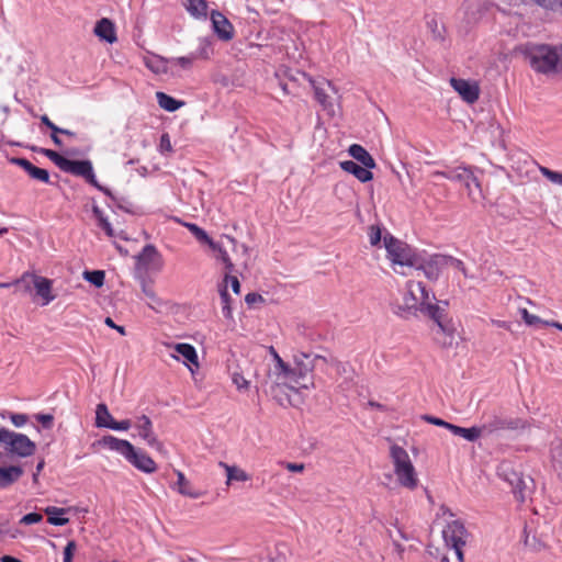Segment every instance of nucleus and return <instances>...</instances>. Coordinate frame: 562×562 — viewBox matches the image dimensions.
Returning <instances> with one entry per match:
<instances>
[{"label":"nucleus","instance_id":"57","mask_svg":"<svg viewBox=\"0 0 562 562\" xmlns=\"http://www.w3.org/2000/svg\"><path fill=\"white\" fill-rule=\"evenodd\" d=\"M233 382L237 386V389H247L248 387V381L243 376V374L235 372L233 374Z\"/></svg>","mask_w":562,"mask_h":562},{"label":"nucleus","instance_id":"55","mask_svg":"<svg viewBox=\"0 0 562 562\" xmlns=\"http://www.w3.org/2000/svg\"><path fill=\"white\" fill-rule=\"evenodd\" d=\"M131 427V420L130 419H123L121 422L114 420L112 425H109V429L117 430V431H125L128 430Z\"/></svg>","mask_w":562,"mask_h":562},{"label":"nucleus","instance_id":"54","mask_svg":"<svg viewBox=\"0 0 562 562\" xmlns=\"http://www.w3.org/2000/svg\"><path fill=\"white\" fill-rule=\"evenodd\" d=\"M10 419L15 427H22L27 423L29 416L26 414L11 413Z\"/></svg>","mask_w":562,"mask_h":562},{"label":"nucleus","instance_id":"51","mask_svg":"<svg viewBox=\"0 0 562 562\" xmlns=\"http://www.w3.org/2000/svg\"><path fill=\"white\" fill-rule=\"evenodd\" d=\"M43 516L40 513H29L20 519L21 525H33L42 521Z\"/></svg>","mask_w":562,"mask_h":562},{"label":"nucleus","instance_id":"44","mask_svg":"<svg viewBox=\"0 0 562 562\" xmlns=\"http://www.w3.org/2000/svg\"><path fill=\"white\" fill-rule=\"evenodd\" d=\"M448 266H450V267H452V268H454V269L459 270L460 272H462V274H463L465 278H468V277H469V274H468V270H467V268H465V266H464V263H463V261H462V260H460V259H458V258H454V257H452V256H447V255H446L445 267H448Z\"/></svg>","mask_w":562,"mask_h":562},{"label":"nucleus","instance_id":"22","mask_svg":"<svg viewBox=\"0 0 562 562\" xmlns=\"http://www.w3.org/2000/svg\"><path fill=\"white\" fill-rule=\"evenodd\" d=\"M33 280L35 281L34 289L36 295L42 299V305H47L55 300V295L52 293L53 281L50 279L37 276Z\"/></svg>","mask_w":562,"mask_h":562},{"label":"nucleus","instance_id":"62","mask_svg":"<svg viewBox=\"0 0 562 562\" xmlns=\"http://www.w3.org/2000/svg\"><path fill=\"white\" fill-rule=\"evenodd\" d=\"M85 179H86V181H87L89 184L93 186L95 189H99V188H100V186H101V184L99 183V181L97 180V178H95V175H94V171H93V170H92V171L89 173V176H87Z\"/></svg>","mask_w":562,"mask_h":562},{"label":"nucleus","instance_id":"25","mask_svg":"<svg viewBox=\"0 0 562 562\" xmlns=\"http://www.w3.org/2000/svg\"><path fill=\"white\" fill-rule=\"evenodd\" d=\"M93 170L92 162L88 159L86 160H71L67 159V162L64 166L63 171L68 172L75 176H79L86 178Z\"/></svg>","mask_w":562,"mask_h":562},{"label":"nucleus","instance_id":"14","mask_svg":"<svg viewBox=\"0 0 562 562\" xmlns=\"http://www.w3.org/2000/svg\"><path fill=\"white\" fill-rule=\"evenodd\" d=\"M211 21L213 31L220 40L227 42L234 37V26L223 13L213 10Z\"/></svg>","mask_w":562,"mask_h":562},{"label":"nucleus","instance_id":"60","mask_svg":"<svg viewBox=\"0 0 562 562\" xmlns=\"http://www.w3.org/2000/svg\"><path fill=\"white\" fill-rule=\"evenodd\" d=\"M41 122L46 127H48L52 131V133H58V131L60 128L55 123H53L46 114L41 116Z\"/></svg>","mask_w":562,"mask_h":562},{"label":"nucleus","instance_id":"45","mask_svg":"<svg viewBox=\"0 0 562 562\" xmlns=\"http://www.w3.org/2000/svg\"><path fill=\"white\" fill-rule=\"evenodd\" d=\"M369 239L372 246H378L382 239V228L379 225H371L369 227Z\"/></svg>","mask_w":562,"mask_h":562},{"label":"nucleus","instance_id":"59","mask_svg":"<svg viewBox=\"0 0 562 562\" xmlns=\"http://www.w3.org/2000/svg\"><path fill=\"white\" fill-rule=\"evenodd\" d=\"M193 60H194V56H182V57L176 58V63L184 69L190 68L193 64Z\"/></svg>","mask_w":562,"mask_h":562},{"label":"nucleus","instance_id":"37","mask_svg":"<svg viewBox=\"0 0 562 562\" xmlns=\"http://www.w3.org/2000/svg\"><path fill=\"white\" fill-rule=\"evenodd\" d=\"M220 297L222 302V313L225 318H233V311L231 307V295L227 291V285L223 284L220 286Z\"/></svg>","mask_w":562,"mask_h":562},{"label":"nucleus","instance_id":"12","mask_svg":"<svg viewBox=\"0 0 562 562\" xmlns=\"http://www.w3.org/2000/svg\"><path fill=\"white\" fill-rule=\"evenodd\" d=\"M136 267L148 271L149 269L160 270L162 268V258L153 244L144 246L142 251L135 256Z\"/></svg>","mask_w":562,"mask_h":562},{"label":"nucleus","instance_id":"35","mask_svg":"<svg viewBox=\"0 0 562 562\" xmlns=\"http://www.w3.org/2000/svg\"><path fill=\"white\" fill-rule=\"evenodd\" d=\"M215 245H216V247L211 248V249L217 252L216 259L220 260L224 265L225 271L227 273L234 272L235 266L232 262L226 249L223 247V245L221 243L215 241Z\"/></svg>","mask_w":562,"mask_h":562},{"label":"nucleus","instance_id":"53","mask_svg":"<svg viewBox=\"0 0 562 562\" xmlns=\"http://www.w3.org/2000/svg\"><path fill=\"white\" fill-rule=\"evenodd\" d=\"M228 282L231 283V286H232V290L234 291V293L239 294V292H240L239 280L237 279V277L232 276V273L225 272L224 284L227 285Z\"/></svg>","mask_w":562,"mask_h":562},{"label":"nucleus","instance_id":"39","mask_svg":"<svg viewBox=\"0 0 562 562\" xmlns=\"http://www.w3.org/2000/svg\"><path fill=\"white\" fill-rule=\"evenodd\" d=\"M83 278L94 286L101 288L104 284L105 273L103 270L85 271Z\"/></svg>","mask_w":562,"mask_h":562},{"label":"nucleus","instance_id":"64","mask_svg":"<svg viewBox=\"0 0 562 562\" xmlns=\"http://www.w3.org/2000/svg\"><path fill=\"white\" fill-rule=\"evenodd\" d=\"M464 546H451L450 548L454 550L456 555L459 562H464L463 548Z\"/></svg>","mask_w":562,"mask_h":562},{"label":"nucleus","instance_id":"61","mask_svg":"<svg viewBox=\"0 0 562 562\" xmlns=\"http://www.w3.org/2000/svg\"><path fill=\"white\" fill-rule=\"evenodd\" d=\"M104 323L106 326L117 330L121 335L124 336L126 334L125 328L123 326L116 325L111 317H106Z\"/></svg>","mask_w":562,"mask_h":562},{"label":"nucleus","instance_id":"15","mask_svg":"<svg viewBox=\"0 0 562 562\" xmlns=\"http://www.w3.org/2000/svg\"><path fill=\"white\" fill-rule=\"evenodd\" d=\"M450 83L465 102L474 103L479 100L480 88L475 82H469L461 78H451Z\"/></svg>","mask_w":562,"mask_h":562},{"label":"nucleus","instance_id":"10","mask_svg":"<svg viewBox=\"0 0 562 562\" xmlns=\"http://www.w3.org/2000/svg\"><path fill=\"white\" fill-rule=\"evenodd\" d=\"M418 263L414 268L422 270L429 281H437L441 270L445 268L446 255L435 254L428 258L422 255L418 258Z\"/></svg>","mask_w":562,"mask_h":562},{"label":"nucleus","instance_id":"2","mask_svg":"<svg viewBox=\"0 0 562 562\" xmlns=\"http://www.w3.org/2000/svg\"><path fill=\"white\" fill-rule=\"evenodd\" d=\"M417 293L420 294V297H418V302L420 305V313L428 316L430 319H432L437 327L438 333L443 334L445 336L449 337V341L446 339L441 341L440 344L443 347L451 346L452 339H453V333H454V326L451 323V321L447 319V312L446 306H448L447 301H441L439 303H432V301H436V296L434 293L427 290L426 285L423 283V291H417Z\"/></svg>","mask_w":562,"mask_h":562},{"label":"nucleus","instance_id":"32","mask_svg":"<svg viewBox=\"0 0 562 562\" xmlns=\"http://www.w3.org/2000/svg\"><path fill=\"white\" fill-rule=\"evenodd\" d=\"M183 225L190 231V233L195 237V239L201 243L207 245L210 248H215V241L207 235V233L198 226L194 223H183Z\"/></svg>","mask_w":562,"mask_h":562},{"label":"nucleus","instance_id":"43","mask_svg":"<svg viewBox=\"0 0 562 562\" xmlns=\"http://www.w3.org/2000/svg\"><path fill=\"white\" fill-rule=\"evenodd\" d=\"M540 172L543 177H546L552 183L559 184L562 187V172L551 170L547 167H540Z\"/></svg>","mask_w":562,"mask_h":562},{"label":"nucleus","instance_id":"24","mask_svg":"<svg viewBox=\"0 0 562 562\" xmlns=\"http://www.w3.org/2000/svg\"><path fill=\"white\" fill-rule=\"evenodd\" d=\"M24 471L20 465L0 467V488H7L15 483Z\"/></svg>","mask_w":562,"mask_h":562},{"label":"nucleus","instance_id":"38","mask_svg":"<svg viewBox=\"0 0 562 562\" xmlns=\"http://www.w3.org/2000/svg\"><path fill=\"white\" fill-rule=\"evenodd\" d=\"M33 278H37V274L31 272H24L21 278L14 281V285L22 289L23 292L27 293L34 288Z\"/></svg>","mask_w":562,"mask_h":562},{"label":"nucleus","instance_id":"31","mask_svg":"<svg viewBox=\"0 0 562 562\" xmlns=\"http://www.w3.org/2000/svg\"><path fill=\"white\" fill-rule=\"evenodd\" d=\"M115 419L110 414L108 406L104 403H100L97 405L95 409V426L99 428H109V425Z\"/></svg>","mask_w":562,"mask_h":562},{"label":"nucleus","instance_id":"17","mask_svg":"<svg viewBox=\"0 0 562 562\" xmlns=\"http://www.w3.org/2000/svg\"><path fill=\"white\" fill-rule=\"evenodd\" d=\"M270 353L273 356L276 361L274 373L277 374V379L281 380L283 383H297L296 370L292 369L291 366L284 362L272 346L270 347Z\"/></svg>","mask_w":562,"mask_h":562},{"label":"nucleus","instance_id":"40","mask_svg":"<svg viewBox=\"0 0 562 562\" xmlns=\"http://www.w3.org/2000/svg\"><path fill=\"white\" fill-rule=\"evenodd\" d=\"M40 153L52 160L60 170L64 169V166L68 159L53 149L41 148Z\"/></svg>","mask_w":562,"mask_h":562},{"label":"nucleus","instance_id":"50","mask_svg":"<svg viewBox=\"0 0 562 562\" xmlns=\"http://www.w3.org/2000/svg\"><path fill=\"white\" fill-rule=\"evenodd\" d=\"M117 209L124 211L128 214H135V211L133 209V204L125 198H117L116 201H113Z\"/></svg>","mask_w":562,"mask_h":562},{"label":"nucleus","instance_id":"33","mask_svg":"<svg viewBox=\"0 0 562 562\" xmlns=\"http://www.w3.org/2000/svg\"><path fill=\"white\" fill-rule=\"evenodd\" d=\"M92 214L98 222V226L102 228L109 237H113L114 231L111 223L109 222L108 217L104 215L102 210L95 204L92 205Z\"/></svg>","mask_w":562,"mask_h":562},{"label":"nucleus","instance_id":"34","mask_svg":"<svg viewBox=\"0 0 562 562\" xmlns=\"http://www.w3.org/2000/svg\"><path fill=\"white\" fill-rule=\"evenodd\" d=\"M176 351L183 357L188 362L198 366V353L195 348L190 344H177Z\"/></svg>","mask_w":562,"mask_h":562},{"label":"nucleus","instance_id":"7","mask_svg":"<svg viewBox=\"0 0 562 562\" xmlns=\"http://www.w3.org/2000/svg\"><path fill=\"white\" fill-rule=\"evenodd\" d=\"M4 450L10 456L27 458L34 454L36 445L26 435L10 430L4 441Z\"/></svg>","mask_w":562,"mask_h":562},{"label":"nucleus","instance_id":"13","mask_svg":"<svg viewBox=\"0 0 562 562\" xmlns=\"http://www.w3.org/2000/svg\"><path fill=\"white\" fill-rule=\"evenodd\" d=\"M468 531L460 520L449 522L442 530V538L447 547L465 546Z\"/></svg>","mask_w":562,"mask_h":562},{"label":"nucleus","instance_id":"26","mask_svg":"<svg viewBox=\"0 0 562 562\" xmlns=\"http://www.w3.org/2000/svg\"><path fill=\"white\" fill-rule=\"evenodd\" d=\"M447 429L450 430L454 436L462 437L470 442L476 441L483 434V429L481 428V426L463 428L454 424H451L450 426H447Z\"/></svg>","mask_w":562,"mask_h":562},{"label":"nucleus","instance_id":"28","mask_svg":"<svg viewBox=\"0 0 562 562\" xmlns=\"http://www.w3.org/2000/svg\"><path fill=\"white\" fill-rule=\"evenodd\" d=\"M177 491L184 496L191 498H199L202 496L201 492L194 491L191 483L187 480L184 474L181 471H177Z\"/></svg>","mask_w":562,"mask_h":562},{"label":"nucleus","instance_id":"6","mask_svg":"<svg viewBox=\"0 0 562 562\" xmlns=\"http://www.w3.org/2000/svg\"><path fill=\"white\" fill-rule=\"evenodd\" d=\"M417 291H423V282L414 280L407 281L402 302L396 301L391 303L393 314L404 319L416 316L417 312H420Z\"/></svg>","mask_w":562,"mask_h":562},{"label":"nucleus","instance_id":"63","mask_svg":"<svg viewBox=\"0 0 562 562\" xmlns=\"http://www.w3.org/2000/svg\"><path fill=\"white\" fill-rule=\"evenodd\" d=\"M286 469L291 472H302L304 470L303 463H286Z\"/></svg>","mask_w":562,"mask_h":562},{"label":"nucleus","instance_id":"47","mask_svg":"<svg viewBox=\"0 0 562 562\" xmlns=\"http://www.w3.org/2000/svg\"><path fill=\"white\" fill-rule=\"evenodd\" d=\"M34 418L42 425L44 429H52L54 426V416L52 414H35Z\"/></svg>","mask_w":562,"mask_h":562},{"label":"nucleus","instance_id":"41","mask_svg":"<svg viewBox=\"0 0 562 562\" xmlns=\"http://www.w3.org/2000/svg\"><path fill=\"white\" fill-rule=\"evenodd\" d=\"M512 484L514 486V494L516 495L517 499L524 502L526 498V491L528 490L526 480L522 477H517L516 483L514 484L512 482Z\"/></svg>","mask_w":562,"mask_h":562},{"label":"nucleus","instance_id":"30","mask_svg":"<svg viewBox=\"0 0 562 562\" xmlns=\"http://www.w3.org/2000/svg\"><path fill=\"white\" fill-rule=\"evenodd\" d=\"M187 11L195 19H206L207 3L206 0H186Z\"/></svg>","mask_w":562,"mask_h":562},{"label":"nucleus","instance_id":"48","mask_svg":"<svg viewBox=\"0 0 562 562\" xmlns=\"http://www.w3.org/2000/svg\"><path fill=\"white\" fill-rule=\"evenodd\" d=\"M142 290L144 294L156 304H161V300L156 295L151 285L145 279H142Z\"/></svg>","mask_w":562,"mask_h":562},{"label":"nucleus","instance_id":"16","mask_svg":"<svg viewBox=\"0 0 562 562\" xmlns=\"http://www.w3.org/2000/svg\"><path fill=\"white\" fill-rule=\"evenodd\" d=\"M136 428L138 429L139 437H142L149 447L157 450L162 449V443L157 439L153 429V423L147 415H142L137 418Z\"/></svg>","mask_w":562,"mask_h":562},{"label":"nucleus","instance_id":"3","mask_svg":"<svg viewBox=\"0 0 562 562\" xmlns=\"http://www.w3.org/2000/svg\"><path fill=\"white\" fill-rule=\"evenodd\" d=\"M99 445L122 454L131 464L144 473H154L157 470L156 462L145 451L136 449L125 439L106 435L99 440Z\"/></svg>","mask_w":562,"mask_h":562},{"label":"nucleus","instance_id":"20","mask_svg":"<svg viewBox=\"0 0 562 562\" xmlns=\"http://www.w3.org/2000/svg\"><path fill=\"white\" fill-rule=\"evenodd\" d=\"M339 165L344 171L355 176L362 183L369 182L373 179L371 169H368L353 160H344L340 161Z\"/></svg>","mask_w":562,"mask_h":562},{"label":"nucleus","instance_id":"58","mask_svg":"<svg viewBox=\"0 0 562 562\" xmlns=\"http://www.w3.org/2000/svg\"><path fill=\"white\" fill-rule=\"evenodd\" d=\"M245 302L251 306L258 302H263V297L259 294V293H256V292H249L246 296H245Z\"/></svg>","mask_w":562,"mask_h":562},{"label":"nucleus","instance_id":"49","mask_svg":"<svg viewBox=\"0 0 562 562\" xmlns=\"http://www.w3.org/2000/svg\"><path fill=\"white\" fill-rule=\"evenodd\" d=\"M77 549V543L74 540L68 541L67 546L63 552V561L64 562H72L75 551Z\"/></svg>","mask_w":562,"mask_h":562},{"label":"nucleus","instance_id":"18","mask_svg":"<svg viewBox=\"0 0 562 562\" xmlns=\"http://www.w3.org/2000/svg\"><path fill=\"white\" fill-rule=\"evenodd\" d=\"M12 165L21 167L32 179L44 183H49V173L46 169L34 166L30 160L22 157H13L10 159Z\"/></svg>","mask_w":562,"mask_h":562},{"label":"nucleus","instance_id":"4","mask_svg":"<svg viewBox=\"0 0 562 562\" xmlns=\"http://www.w3.org/2000/svg\"><path fill=\"white\" fill-rule=\"evenodd\" d=\"M390 457L400 485L408 490H415L418 485V479L407 451L397 445H392Z\"/></svg>","mask_w":562,"mask_h":562},{"label":"nucleus","instance_id":"29","mask_svg":"<svg viewBox=\"0 0 562 562\" xmlns=\"http://www.w3.org/2000/svg\"><path fill=\"white\" fill-rule=\"evenodd\" d=\"M156 99L159 106L168 112H175L184 104V102L179 101L161 91L156 93Z\"/></svg>","mask_w":562,"mask_h":562},{"label":"nucleus","instance_id":"23","mask_svg":"<svg viewBox=\"0 0 562 562\" xmlns=\"http://www.w3.org/2000/svg\"><path fill=\"white\" fill-rule=\"evenodd\" d=\"M349 155L368 169H374L376 167L374 158L371 154L361 145L352 144L348 149Z\"/></svg>","mask_w":562,"mask_h":562},{"label":"nucleus","instance_id":"52","mask_svg":"<svg viewBox=\"0 0 562 562\" xmlns=\"http://www.w3.org/2000/svg\"><path fill=\"white\" fill-rule=\"evenodd\" d=\"M159 151L161 154L172 153L173 151L172 146H171V142H170V136H169L168 133H164L160 136Z\"/></svg>","mask_w":562,"mask_h":562},{"label":"nucleus","instance_id":"8","mask_svg":"<svg viewBox=\"0 0 562 562\" xmlns=\"http://www.w3.org/2000/svg\"><path fill=\"white\" fill-rule=\"evenodd\" d=\"M432 177H442L445 179L459 182L464 186L465 189H470V182H474L477 195H481V187L477 178L473 173L471 167L458 166L454 168H447L446 170H437L432 172Z\"/></svg>","mask_w":562,"mask_h":562},{"label":"nucleus","instance_id":"1","mask_svg":"<svg viewBox=\"0 0 562 562\" xmlns=\"http://www.w3.org/2000/svg\"><path fill=\"white\" fill-rule=\"evenodd\" d=\"M517 52L537 74L549 76L561 70V60L555 45L527 42L519 45Z\"/></svg>","mask_w":562,"mask_h":562},{"label":"nucleus","instance_id":"11","mask_svg":"<svg viewBox=\"0 0 562 562\" xmlns=\"http://www.w3.org/2000/svg\"><path fill=\"white\" fill-rule=\"evenodd\" d=\"M310 83L314 90L315 100L322 105L325 111H333V101L329 92L337 93L335 86L324 78L313 79L310 77Z\"/></svg>","mask_w":562,"mask_h":562},{"label":"nucleus","instance_id":"27","mask_svg":"<svg viewBox=\"0 0 562 562\" xmlns=\"http://www.w3.org/2000/svg\"><path fill=\"white\" fill-rule=\"evenodd\" d=\"M67 508L56 507V506H47L44 509L45 515L47 516V522L53 526H65L69 522V518L65 517L67 514Z\"/></svg>","mask_w":562,"mask_h":562},{"label":"nucleus","instance_id":"42","mask_svg":"<svg viewBox=\"0 0 562 562\" xmlns=\"http://www.w3.org/2000/svg\"><path fill=\"white\" fill-rule=\"evenodd\" d=\"M427 26L431 31L435 40L440 42L445 40V26H439V23L435 18L427 22Z\"/></svg>","mask_w":562,"mask_h":562},{"label":"nucleus","instance_id":"9","mask_svg":"<svg viewBox=\"0 0 562 562\" xmlns=\"http://www.w3.org/2000/svg\"><path fill=\"white\" fill-rule=\"evenodd\" d=\"M527 423L522 418H513V417H504L498 415H493L490 417L487 422H485L481 428L483 429V434H494L501 430H519L525 429Z\"/></svg>","mask_w":562,"mask_h":562},{"label":"nucleus","instance_id":"21","mask_svg":"<svg viewBox=\"0 0 562 562\" xmlns=\"http://www.w3.org/2000/svg\"><path fill=\"white\" fill-rule=\"evenodd\" d=\"M94 34L101 40L109 44L116 42V33L114 23L108 19L102 18L94 26Z\"/></svg>","mask_w":562,"mask_h":562},{"label":"nucleus","instance_id":"19","mask_svg":"<svg viewBox=\"0 0 562 562\" xmlns=\"http://www.w3.org/2000/svg\"><path fill=\"white\" fill-rule=\"evenodd\" d=\"M294 367L292 369L296 370V379L297 383L302 387H307L306 384L300 382V380H304L308 373H311L314 369V360L311 359V355L305 352H300L294 356Z\"/></svg>","mask_w":562,"mask_h":562},{"label":"nucleus","instance_id":"56","mask_svg":"<svg viewBox=\"0 0 562 562\" xmlns=\"http://www.w3.org/2000/svg\"><path fill=\"white\" fill-rule=\"evenodd\" d=\"M426 422H428L429 424H432V425H436V426H439V427H443L447 429V426H450L451 423H448L439 417H435V416H431V415H425L423 417Z\"/></svg>","mask_w":562,"mask_h":562},{"label":"nucleus","instance_id":"36","mask_svg":"<svg viewBox=\"0 0 562 562\" xmlns=\"http://www.w3.org/2000/svg\"><path fill=\"white\" fill-rule=\"evenodd\" d=\"M220 465L224 467L226 470L227 484L232 481L245 482L249 479L248 474L237 467H231L224 462H220Z\"/></svg>","mask_w":562,"mask_h":562},{"label":"nucleus","instance_id":"46","mask_svg":"<svg viewBox=\"0 0 562 562\" xmlns=\"http://www.w3.org/2000/svg\"><path fill=\"white\" fill-rule=\"evenodd\" d=\"M520 314L524 322L529 326H536L539 324L544 325L546 321H542L540 317L529 313L526 308L520 310Z\"/></svg>","mask_w":562,"mask_h":562},{"label":"nucleus","instance_id":"5","mask_svg":"<svg viewBox=\"0 0 562 562\" xmlns=\"http://www.w3.org/2000/svg\"><path fill=\"white\" fill-rule=\"evenodd\" d=\"M383 244L387 252V258L395 265L415 267L417 266L419 254L405 241H402L386 232L383 236Z\"/></svg>","mask_w":562,"mask_h":562}]
</instances>
